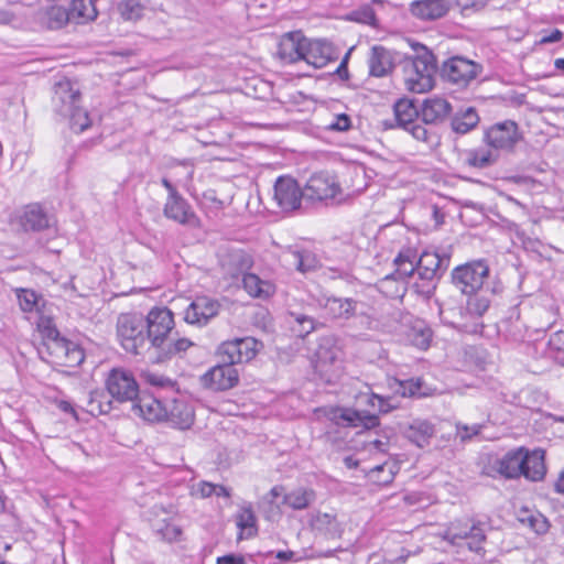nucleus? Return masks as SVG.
Returning a JSON list of instances; mask_svg holds the SVG:
<instances>
[{
	"instance_id": "57",
	"label": "nucleus",
	"mask_w": 564,
	"mask_h": 564,
	"mask_svg": "<svg viewBox=\"0 0 564 564\" xmlns=\"http://www.w3.org/2000/svg\"><path fill=\"white\" fill-rule=\"evenodd\" d=\"M417 261L416 259V252L415 250L411 249V248H406V249H402L398 256L395 257L394 259V263L397 262H403V263H409V262H412V263H415Z\"/></svg>"
},
{
	"instance_id": "24",
	"label": "nucleus",
	"mask_w": 564,
	"mask_h": 564,
	"mask_svg": "<svg viewBox=\"0 0 564 564\" xmlns=\"http://www.w3.org/2000/svg\"><path fill=\"white\" fill-rule=\"evenodd\" d=\"M305 36L301 32H291L285 34L278 47V56L285 64H294L303 61Z\"/></svg>"
},
{
	"instance_id": "52",
	"label": "nucleus",
	"mask_w": 564,
	"mask_h": 564,
	"mask_svg": "<svg viewBox=\"0 0 564 564\" xmlns=\"http://www.w3.org/2000/svg\"><path fill=\"white\" fill-rule=\"evenodd\" d=\"M351 128V119L346 113L337 115L334 120L326 126V130L336 132H346Z\"/></svg>"
},
{
	"instance_id": "19",
	"label": "nucleus",
	"mask_w": 564,
	"mask_h": 564,
	"mask_svg": "<svg viewBox=\"0 0 564 564\" xmlns=\"http://www.w3.org/2000/svg\"><path fill=\"white\" fill-rule=\"evenodd\" d=\"M163 214L167 219L184 226L197 227L199 224V219L192 206L180 193L166 197Z\"/></svg>"
},
{
	"instance_id": "23",
	"label": "nucleus",
	"mask_w": 564,
	"mask_h": 564,
	"mask_svg": "<svg viewBox=\"0 0 564 564\" xmlns=\"http://www.w3.org/2000/svg\"><path fill=\"white\" fill-rule=\"evenodd\" d=\"M453 108L451 102L442 97H432L423 101L420 116L426 124H440L451 118Z\"/></svg>"
},
{
	"instance_id": "38",
	"label": "nucleus",
	"mask_w": 564,
	"mask_h": 564,
	"mask_svg": "<svg viewBox=\"0 0 564 564\" xmlns=\"http://www.w3.org/2000/svg\"><path fill=\"white\" fill-rule=\"evenodd\" d=\"M499 333L511 343H520L525 338V327L523 323L517 318H507L501 321L499 325Z\"/></svg>"
},
{
	"instance_id": "6",
	"label": "nucleus",
	"mask_w": 564,
	"mask_h": 564,
	"mask_svg": "<svg viewBox=\"0 0 564 564\" xmlns=\"http://www.w3.org/2000/svg\"><path fill=\"white\" fill-rule=\"evenodd\" d=\"M451 257L447 253L425 250L416 261L417 279L413 284L415 292L430 299L442 276L449 267Z\"/></svg>"
},
{
	"instance_id": "15",
	"label": "nucleus",
	"mask_w": 564,
	"mask_h": 564,
	"mask_svg": "<svg viewBox=\"0 0 564 564\" xmlns=\"http://www.w3.org/2000/svg\"><path fill=\"white\" fill-rule=\"evenodd\" d=\"M340 193L336 177L326 172L313 174L304 186V202L317 203L335 198Z\"/></svg>"
},
{
	"instance_id": "35",
	"label": "nucleus",
	"mask_w": 564,
	"mask_h": 564,
	"mask_svg": "<svg viewBox=\"0 0 564 564\" xmlns=\"http://www.w3.org/2000/svg\"><path fill=\"white\" fill-rule=\"evenodd\" d=\"M316 499L312 489L297 488L283 496L282 503L293 510H304L308 508Z\"/></svg>"
},
{
	"instance_id": "5",
	"label": "nucleus",
	"mask_w": 564,
	"mask_h": 564,
	"mask_svg": "<svg viewBox=\"0 0 564 564\" xmlns=\"http://www.w3.org/2000/svg\"><path fill=\"white\" fill-rule=\"evenodd\" d=\"M412 55H403L404 80L406 88L416 94L429 91L434 86L437 59L424 44L411 42Z\"/></svg>"
},
{
	"instance_id": "3",
	"label": "nucleus",
	"mask_w": 564,
	"mask_h": 564,
	"mask_svg": "<svg viewBox=\"0 0 564 564\" xmlns=\"http://www.w3.org/2000/svg\"><path fill=\"white\" fill-rule=\"evenodd\" d=\"M486 474L492 478L541 481L546 474L545 452L541 448L529 451L521 446L508 451L503 456L490 462Z\"/></svg>"
},
{
	"instance_id": "20",
	"label": "nucleus",
	"mask_w": 564,
	"mask_h": 564,
	"mask_svg": "<svg viewBox=\"0 0 564 564\" xmlns=\"http://www.w3.org/2000/svg\"><path fill=\"white\" fill-rule=\"evenodd\" d=\"M338 55L326 40H310L305 37L303 61L315 68H322L329 62L337 59Z\"/></svg>"
},
{
	"instance_id": "21",
	"label": "nucleus",
	"mask_w": 564,
	"mask_h": 564,
	"mask_svg": "<svg viewBox=\"0 0 564 564\" xmlns=\"http://www.w3.org/2000/svg\"><path fill=\"white\" fill-rule=\"evenodd\" d=\"M397 56L402 55L382 45H373L368 59L369 74L373 77L387 76L392 72Z\"/></svg>"
},
{
	"instance_id": "18",
	"label": "nucleus",
	"mask_w": 564,
	"mask_h": 564,
	"mask_svg": "<svg viewBox=\"0 0 564 564\" xmlns=\"http://www.w3.org/2000/svg\"><path fill=\"white\" fill-rule=\"evenodd\" d=\"M219 308L218 301L207 296H197L185 308L184 321L191 325L205 326L218 315Z\"/></svg>"
},
{
	"instance_id": "14",
	"label": "nucleus",
	"mask_w": 564,
	"mask_h": 564,
	"mask_svg": "<svg viewBox=\"0 0 564 564\" xmlns=\"http://www.w3.org/2000/svg\"><path fill=\"white\" fill-rule=\"evenodd\" d=\"M106 388L112 399L119 403L133 402L140 393L139 383L133 373L123 368H113L106 379Z\"/></svg>"
},
{
	"instance_id": "54",
	"label": "nucleus",
	"mask_w": 564,
	"mask_h": 564,
	"mask_svg": "<svg viewBox=\"0 0 564 564\" xmlns=\"http://www.w3.org/2000/svg\"><path fill=\"white\" fill-rule=\"evenodd\" d=\"M547 347L555 352L564 351V330L552 333L547 340Z\"/></svg>"
},
{
	"instance_id": "30",
	"label": "nucleus",
	"mask_w": 564,
	"mask_h": 564,
	"mask_svg": "<svg viewBox=\"0 0 564 564\" xmlns=\"http://www.w3.org/2000/svg\"><path fill=\"white\" fill-rule=\"evenodd\" d=\"M447 11V0H417L411 4L412 14L422 20L440 19Z\"/></svg>"
},
{
	"instance_id": "27",
	"label": "nucleus",
	"mask_w": 564,
	"mask_h": 564,
	"mask_svg": "<svg viewBox=\"0 0 564 564\" xmlns=\"http://www.w3.org/2000/svg\"><path fill=\"white\" fill-rule=\"evenodd\" d=\"M20 225L24 231H42L51 227L52 218L39 204H30L20 216Z\"/></svg>"
},
{
	"instance_id": "34",
	"label": "nucleus",
	"mask_w": 564,
	"mask_h": 564,
	"mask_svg": "<svg viewBox=\"0 0 564 564\" xmlns=\"http://www.w3.org/2000/svg\"><path fill=\"white\" fill-rule=\"evenodd\" d=\"M290 262L302 273L315 271L319 267L316 254L307 249H292L288 252Z\"/></svg>"
},
{
	"instance_id": "11",
	"label": "nucleus",
	"mask_w": 564,
	"mask_h": 564,
	"mask_svg": "<svg viewBox=\"0 0 564 564\" xmlns=\"http://www.w3.org/2000/svg\"><path fill=\"white\" fill-rule=\"evenodd\" d=\"M219 362L199 377L200 386L214 392L234 389L239 383V372L234 362L218 356Z\"/></svg>"
},
{
	"instance_id": "2",
	"label": "nucleus",
	"mask_w": 564,
	"mask_h": 564,
	"mask_svg": "<svg viewBox=\"0 0 564 564\" xmlns=\"http://www.w3.org/2000/svg\"><path fill=\"white\" fill-rule=\"evenodd\" d=\"M144 321L149 349L154 350L159 362L180 356L194 345L188 338L172 336L175 327L174 314L166 306H153Z\"/></svg>"
},
{
	"instance_id": "22",
	"label": "nucleus",
	"mask_w": 564,
	"mask_h": 564,
	"mask_svg": "<svg viewBox=\"0 0 564 564\" xmlns=\"http://www.w3.org/2000/svg\"><path fill=\"white\" fill-rule=\"evenodd\" d=\"M132 412L148 422H161L166 416V405L151 394L138 395L132 402Z\"/></svg>"
},
{
	"instance_id": "37",
	"label": "nucleus",
	"mask_w": 564,
	"mask_h": 564,
	"mask_svg": "<svg viewBox=\"0 0 564 564\" xmlns=\"http://www.w3.org/2000/svg\"><path fill=\"white\" fill-rule=\"evenodd\" d=\"M432 336L433 330L423 321L416 322L408 333L410 343L423 350L430 347Z\"/></svg>"
},
{
	"instance_id": "12",
	"label": "nucleus",
	"mask_w": 564,
	"mask_h": 564,
	"mask_svg": "<svg viewBox=\"0 0 564 564\" xmlns=\"http://www.w3.org/2000/svg\"><path fill=\"white\" fill-rule=\"evenodd\" d=\"M273 200L284 213L299 210L304 202V187L291 175H281L273 185Z\"/></svg>"
},
{
	"instance_id": "4",
	"label": "nucleus",
	"mask_w": 564,
	"mask_h": 564,
	"mask_svg": "<svg viewBox=\"0 0 564 564\" xmlns=\"http://www.w3.org/2000/svg\"><path fill=\"white\" fill-rule=\"evenodd\" d=\"M390 400L371 391L361 392L356 401L358 409L332 406L326 416L338 426L371 430L379 425L380 413H389L395 408Z\"/></svg>"
},
{
	"instance_id": "28",
	"label": "nucleus",
	"mask_w": 564,
	"mask_h": 564,
	"mask_svg": "<svg viewBox=\"0 0 564 564\" xmlns=\"http://www.w3.org/2000/svg\"><path fill=\"white\" fill-rule=\"evenodd\" d=\"M310 525L313 531L326 539H339L343 534L340 523L332 513L314 512L310 517Z\"/></svg>"
},
{
	"instance_id": "47",
	"label": "nucleus",
	"mask_w": 564,
	"mask_h": 564,
	"mask_svg": "<svg viewBox=\"0 0 564 564\" xmlns=\"http://www.w3.org/2000/svg\"><path fill=\"white\" fill-rule=\"evenodd\" d=\"M39 330L44 339V346L63 337L51 318L43 317L39 323Z\"/></svg>"
},
{
	"instance_id": "62",
	"label": "nucleus",
	"mask_w": 564,
	"mask_h": 564,
	"mask_svg": "<svg viewBox=\"0 0 564 564\" xmlns=\"http://www.w3.org/2000/svg\"><path fill=\"white\" fill-rule=\"evenodd\" d=\"M57 408L64 412V413H67V414H70L72 416H74L75 419H77V412L73 405V403L70 401H67V400H59L57 402Z\"/></svg>"
},
{
	"instance_id": "46",
	"label": "nucleus",
	"mask_w": 564,
	"mask_h": 564,
	"mask_svg": "<svg viewBox=\"0 0 564 564\" xmlns=\"http://www.w3.org/2000/svg\"><path fill=\"white\" fill-rule=\"evenodd\" d=\"M69 343V339L61 337L54 341H51L50 344H46V350L53 358V362L58 365V361L63 360V358L66 356L65 352L67 351Z\"/></svg>"
},
{
	"instance_id": "7",
	"label": "nucleus",
	"mask_w": 564,
	"mask_h": 564,
	"mask_svg": "<svg viewBox=\"0 0 564 564\" xmlns=\"http://www.w3.org/2000/svg\"><path fill=\"white\" fill-rule=\"evenodd\" d=\"M79 99V90L74 89L68 80L56 84L53 97L55 110L69 119V127L75 132H83L91 124L88 112L78 105Z\"/></svg>"
},
{
	"instance_id": "51",
	"label": "nucleus",
	"mask_w": 564,
	"mask_h": 564,
	"mask_svg": "<svg viewBox=\"0 0 564 564\" xmlns=\"http://www.w3.org/2000/svg\"><path fill=\"white\" fill-rule=\"evenodd\" d=\"M50 21L54 28H61L66 24L68 21L74 20L70 17V10L62 8V7H53L48 13Z\"/></svg>"
},
{
	"instance_id": "26",
	"label": "nucleus",
	"mask_w": 564,
	"mask_h": 564,
	"mask_svg": "<svg viewBox=\"0 0 564 564\" xmlns=\"http://www.w3.org/2000/svg\"><path fill=\"white\" fill-rule=\"evenodd\" d=\"M166 416L163 421L178 430H187L194 423V410L191 404L184 400H173L166 406Z\"/></svg>"
},
{
	"instance_id": "49",
	"label": "nucleus",
	"mask_w": 564,
	"mask_h": 564,
	"mask_svg": "<svg viewBox=\"0 0 564 564\" xmlns=\"http://www.w3.org/2000/svg\"><path fill=\"white\" fill-rule=\"evenodd\" d=\"M521 522L527 523L536 534H544L547 532L550 523L542 514H529L527 518H521Z\"/></svg>"
},
{
	"instance_id": "1",
	"label": "nucleus",
	"mask_w": 564,
	"mask_h": 564,
	"mask_svg": "<svg viewBox=\"0 0 564 564\" xmlns=\"http://www.w3.org/2000/svg\"><path fill=\"white\" fill-rule=\"evenodd\" d=\"M452 284L466 295V311L473 316H482L490 307L492 297L503 290L497 275H492L484 259L468 261L452 270Z\"/></svg>"
},
{
	"instance_id": "64",
	"label": "nucleus",
	"mask_w": 564,
	"mask_h": 564,
	"mask_svg": "<svg viewBox=\"0 0 564 564\" xmlns=\"http://www.w3.org/2000/svg\"><path fill=\"white\" fill-rule=\"evenodd\" d=\"M563 37V33L555 29L549 35H545L541 39V43H554L561 41Z\"/></svg>"
},
{
	"instance_id": "10",
	"label": "nucleus",
	"mask_w": 564,
	"mask_h": 564,
	"mask_svg": "<svg viewBox=\"0 0 564 564\" xmlns=\"http://www.w3.org/2000/svg\"><path fill=\"white\" fill-rule=\"evenodd\" d=\"M395 124L404 129L417 141L432 143L434 134L424 124L417 122L420 108L413 100L401 98L393 106Z\"/></svg>"
},
{
	"instance_id": "59",
	"label": "nucleus",
	"mask_w": 564,
	"mask_h": 564,
	"mask_svg": "<svg viewBox=\"0 0 564 564\" xmlns=\"http://www.w3.org/2000/svg\"><path fill=\"white\" fill-rule=\"evenodd\" d=\"M217 564H246V560L240 554H226L217 558Z\"/></svg>"
},
{
	"instance_id": "61",
	"label": "nucleus",
	"mask_w": 564,
	"mask_h": 564,
	"mask_svg": "<svg viewBox=\"0 0 564 564\" xmlns=\"http://www.w3.org/2000/svg\"><path fill=\"white\" fill-rule=\"evenodd\" d=\"M198 491L203 498H208L216 491L215 484L208 481H200L198 484Z\"/></svg>"
},
{
	"instance_id": "39",
	"label": "nucleus",
	"mask_w": 564,
	"mask_h": 564,
	"mask_svg": "<svg viewBox=\"0 0 564 564\" xmlns=\"http://www.w3.org/2000/svg\"><path fill=\"white\" fill-rule=\"evenodd\" d=\"M145 7L140 0H121L117 11L123 21L137 22L144 15Z\"/></svg>"
},
{
	"instance_id": "56",
	"label": "nucleus",
	"mask_w": 564,
	"mask_h": 564,
	"mask_svg": "<svg viewBox=\"0 0 564 564\" xmlns=\"http://www.w3.org/2000/svg\"><path fill=\"white\" fill-rule=\"evenodd\" d=\"M395 267H397V273L403 278H410L412 276L414 273H416V262L415 263H412V262H409V263H401V262H397L394 263Z\"/></svg>"
},
{
	"instance_id": "9",
	"label": "nucleus",
	"mask_w": 564,
	"mask_h": 564,
	"mask_svg": "<svg viewBox=\"0 0 564 564\" xmlns=\"http://www.w3.org/2000/svg\"><path fill=\"white\" fill-rule=\"evenodd\" d=\"M482 72V64L462 55H455L443 62L440 74L444 82L459 88H466L476 80Z\"/></svg>"
},
{
	"instance_id": "25",
	"label": "nucleus",
	"mask_w": 564,
	"mask_h": 564,
	"mask_svg": "<svg viewBox=\"0 0 564 564\" xmlns=\"http://www.w3.org/2000/svg\"><path fill=\"white\" fill-rule=\"evenodd\" d=\"M318 306L324 311L326 317L350 318L356 312L357 302L352 299H343L336 296H323L317 301Z\"/></svg>"
},
{
	"instance_id": "45",
	"label": "nucleus",
	"mask_w": 564,
	"mask_h": 564,
	"mask_svg": "<svg viewBox=\"0 0 564 564\" xmlns=\"http://www.w3.org/2000/svg\"><path fill=\"white\" fill-rule=\"evenodd\" d=\"M65 355L66 356L63 358V360L58 361L59 366L70 368L77 367L85 359L84 349L77 343L72 340L67 347V351L65 352Z\"/></svg>"
},
{
	"instance_id": "63",
	"label": "nucleus",
	"mask_w": 564,
	"mask_h": 564,
	"mask_svg": "<svg viewBox=\"0 0 564 564\" xmlns=\"http://www.w3.org/2000/svg\"><path fill=\"white\" fill-rule=\"evenodd\" d=\"M285 490L283 486L276 485L271 488V490L268 494V501L270 503H273L276 498L282 497L285 495Z\"/></svg>"
},
{
	"instance_id": "8",
	"label": "nucleus",
	"mask_w": 564,
	"mask_h": 564,
	"mask_svg": "<svg viewBox=\"0 0 564 564\" xmlns=\"http://www.w3.org/2000/svg\"><path fill=\"white\" fill-rule=\"evenodd\" d=\"M117 337L121 347L130 354L140 355L149 349L144 316L140 313H122L117 318Z\"/></svg>"
},
{
	"instance_id": "60",
	"label": "nucleus",
	"mask_w": 564,
	"mask_h": 564,
	"mask_svg": "<svg viewBox=\"0 0 564 564\" xmlns=\"http://www.w3.org/2000/svg\"><path fill=\"white\" fill-rule=\"evenodd\" d=\"M480 432V425L467 426L464 425L462 427L458 426V434L462 441L470 440L474 435H477Z\"/></svg>"
},
{
	"instance_id": "36",
	"label": "nucleus",
	"mask_w": 564,
	"mask_h": 564,
	"mask_svg": "<svg viewBox=\"0 0 564 564\" xmlns=\"http://www.w3.org/2000/svg\"><path fill=\"white\" fill-rule=\"evenodd\" d=\"M288 322L292 330L302 338L314 332L318 325L315 318L301 312H289Z\"/></svg>"
},
{
	"instance_id": "55",
	"label": "nucleus",
	"mask_w": 564,
	"mask_h": 564,
	"mask_svg": "<svg viewBox=\"0 0 564 564\" xmlns=\"http://www.w3.org/2000/svg\"><path fill=\"white\" fill-rule=\"evenodd\" d=\"M318 364H334L337 360V350L334 349H325L323 346L317 350Z\"/></svg>"
},
{
	"instance_id": "33",
	"label": "nucleus",
	"mask_w": 564,
	"mask_h": 564,
	"mask_svg": "<svg viewBox=\"0 0 564 564\" xmlns=\"http://www.w3.org/2000/svg\"><path fill=\"white\" fill-rule=\"evenodd\" d=\"M235 519L237 527L240 529L239 539H243V535L249 539L257 534V517L250 502L240 506Z\"/></svg>"
},
{
	"instance_id": "40",
	"label": "nucleus",
	"mask_w": 564,
	"mask_h": 564,
	"mask_svg": "<svg viewBox=\"0 0 564 564\" xmlns=\"http://www.w3.org/2000/svg\"><path fill=\"white\" fill-rule=\"evenodd\" d=\"M95 0H72L70 2V17L77 23L94 20L97 17V10L94 4Z\"/></svg>"
},
{
	"instance_id": "41",
	"label": "nucleus",
	"mask_w": 564,
	"mask_h": 564,
	"mask_svg": "<svg viewBox=\"0 0 564 564\" xmlns=\"http://www.w3.org/2000/svg\"><path fill=\"white\" fill-rule=\"evenodd\" d=\"M498 156L492 149H474L466 153V163L476 169H486L496 163Z\"/></svg>"
},
{
	"instance_id": "48",
	"label": "nucleus",
	"mask_w": 564,
	"mask_h": 564,
	"mask_svg": "<svg viewBox=\"0 0 564 564\" xmlns=\"http://www.w3.org/2000/svg\"><path fill=\"white\" fill-rule=\"evenodd\" d=\"M422 382L420 379H410L399 382V389L397 390L402 397H422L425 393L421 391Z\"/></svg>"
},
{
	"instance_id": "43",
	"label": "nucleus",
	"mask_w": 564,
	"mask_h": 564,
	"mask_svg": "<svg viewBox=\"0 0 564 564\" xmlns=\"http://www.w3.org/2000/svg\"><path fill=\"white\" fill-rule=\"evenodd\" d=\"M153 531L155 532L156 535H159L163 541L166 542L176 541L182 533V530L178 525L166 520H162L160 522L154 523Z\"/></svg>"
},
{
	"instance_id": "17",
	"label": "nucleus",
	"mask_w": 564,
	"mask_h": 564,
	"mask_svg": "<svg viewBox=\"0 0 564 564\" xmlns=\"http://www.w3.org/2000/svg\"><path fill=\"white\" fill-rule=\"evenodd\" d=\"M219 264L225 275L243 278L253 265V257L243 249H226L219 254Z\"/></svg>"
},
{
	"instance_id": "42",
	"label": "nucleus",
	"mask_w": 564,
	"mask_h": 564,
	"mask_svg": "<svg viewBox=\"0 0 564 564\" xmlns=\"http://www.w3.org/2000/svg\"><path fill=\"white\" fill-rule=\"evenodd\" d=\"M486 527H488L487 523L477 521L468 530L469 541L467 542V547L480 555L485 554L482 544L486 541Z\"/></svg>"
},
{
	"instance_id": "13",
	"label": "nucleus",
	"mask_w": 564,
	"mask_h": 564,
	"mask_svg": "<svg viewBox=\"0 0 564 564\" xmlns=\"http://www.w3.org/2000/svg\"><path fill=\"white\" fill-rule=\"evenodd\" d=\"M521 140L518 123L513 120L496 122L484 131L482 141L492 150L513 151L516 144Z\"/></svg>"
},
{
	"instance_id": "44",
	"label": "nucleus",
	"mask_w": 564,
	"mask_h": 564,
	"mask_svg": "<svg viewBox=\"0 0 564 564\" xmlns=\"http://www.w3.org/2000/svg\"><path fill=\"white\" fill-rule=\"evenodd\" d=\"M17 297L19 301L20 308L25 313H31L37 310V304L39 301L41 300V295H39L35 291L30 289L17 290Z\"/></svg>"
},
{
	"instance_id": "29",
	"label": "nucleus",
	"mask_w": 564,
	"mask_h": 564,
	"mask_svg": "<svg viewBox=\"0 0 564 564\" xmlns=\"http://www.w3.org/2000/svg\"><path fill=\"white\" fill-rule=\"evenodd\" d=\"M451 128L457 134H467L477 128L480 118L475 107H462L451 116Z\"/></svg>"
},
{
	"instance_id": "31",
	"label": "nucleus",
	"mask_w": 564,
	"mask_h": 564,
	"mask_svg": "<svg viewBox=\"0 0 564 564\" xmlns=\"http://www.w3.org/2000/svg\"><path fill=\"white\" fill-rule=\"evenodd\" d=\"M435 429L432 423L426 420H414L405 430V437L417 447H424L430 444L434 436Z\"/></svg>"
},
{
	"instance_id": "58",
	"label": "nucleus",
	"mask_w": 564,
	"mask_h": 564,
	"mask_svg": "<svg viewBox=\"0 0 564 564\" xmlns=\"http://www.w3.org/2000/svg\"><path fill=\"white\" fill-rule=\"evenodd\" d=\"M350 53H346L338 67L335 69V74L340 80H347L349 78L348 59Z\"/></svg>"
},
{
	"instance_id": "53",
	"label": "nucleus",
	"mask_w": 564,
	"mask_h": 564,
	"mask_svg": "<svg viewBox=\"0 0 564 564\" xmlns=\"http://www.w3.org/2000/svg\"><path fill=\"white\" fill-rule=\"evenodd\" d=\"M144 379L148 383H150L153 387L164 388V389H171L174 390L176 382L171 380L167 377L160 376L156 373H144Z\"/></svg>"
},
{
	"instance_id": "16",
	"label": "nucleus",
	"mask_w": 564,
	"mask_h": 564,
	"mask_svg": "<svg viewBox=\"0 0 564 564\" xmlns=\"http://www.w3.org/2000/svg\"><path fill=\"white\" fill-rule=\"evenodd\" d=\"M262 347L263 344L253 337L236 338L223 343L217 356H225V360L237 365L252 360Z\"/></svg>"
},
{
	"instance_id": "32",
	"label": "nucleus",
	"mask_w": 564,
	"mask_h": 564,
	"mask_svg": "<svg viewBox=\"0 0 564 564\" xmlns=\"http://www.w3.org/2000/svg\"><path fill=\"white\" fill-rule=\"evenodd\" d=\"M243 289L247 293L257 299H269L275 293V285L269 280H262L254 273H247L242 278Z\"/></svg>"
},
{
	"instance_id": "50",
	"label": "nucleus",
	"mask_w": 564,
	"mask_h": 564,
	"mask_svg": "<svg viewBox=\"0 0 564 564\" xmlns=\"http://www.w3.org/2000/svg\"><path fill=\"white\" fill-rule=\"evenodd\" d=\"M349 19L368 25H375L377 20L375 10L369 6L352 11Z\"/></svg>"
}]
</instances>
